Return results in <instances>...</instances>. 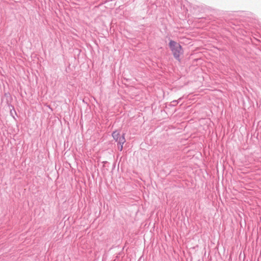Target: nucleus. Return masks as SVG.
<instances>
[{"label":"nucleus","mask_w":261,"mask_h":261,"mask_svg":"<svg viewBox=\"0 0 261 261\" xmlns=\"http://www.w3.org/2000/svg\"><path fill=\"white\" fill-rule=\"evenodd\" d=\"M113 138L118 142V144H124L125 142V139L124 135L120 137V134L117 131H115L112 134Z\"/></svg>","instance_id":"obj_2"},{"label":"nucleus","mask_w":261,"mask_h":261,"mask_svg":"<svg viewBox=\"0 0 261 261\" xmlns=\"http://www.w3.org/2000/svg\"><path fill=\"white\" fill-rule=\"evenodd\" d=\"M169 46L174 57L179 61L180 56L183 54L182 46L179 43L173 40L170 41Z\"/></svg>","instance_id":"obj_1"},{"label":"nucleus","mask_w":261,"mask_h":261,"mask_svg":"<svg viewBox=\"0 0 261 261\" xmlns=\"http://www.w3.org/2000/svg\"><path fill=\"white\" fill-rule=\"evenodd\" d=\"M119 144V145H118V148L120 151H121L123 148V144Z\"/></svg>","instance_id":"obj_3"}]
</instances>
